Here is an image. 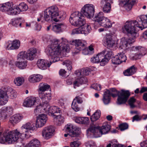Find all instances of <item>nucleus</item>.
I'll return each instance as SVG.
<instances>
[{
	"mask_svg": "<svg viewBox=\"0 0 147 147\" xmlns=\"http://www.w3.org/2000/svg\"><path fill=\"white\" fill-rule=\"evenodd\" d=\"M136 0H120L119 5L127 11L130 10Z\"/></svg>",
	"mask_w": 147,
	"mask_h": 147,
	"instance_id": "18",
	"label": "nucleus"
},
{
	"mask_svg": "<svg viewBox=\"0 0 147 147\" xmlns=\"http://www.w3.org/2000/svg\"><path fill=\"white\" fill-rule=\"evenodd\" d=\"M84 77H78L73 82V85L74 88L79 86L80 85L83 84L84 83Z\"/></svg>",
	"mask_w": 147,
	"mask_h": 147,
	"instance_id": "39",
	"label": "nucleus"
},
{
	"mask_svg": "<svg viewBox=\"0 0 147 147\" xmlns=\"http://www.w3.org/2000/svg\"><path fill=\"white\" fill-rule=\"evenodd\" d=\"M65 132L68 133L71 137H74L78 135L80 132V128L79 127L74 126L72 124H68L64 128Z\"/></svg>",
	"mask_w": 147,
	"mask_h": 147,
	"instance_id": "12",
	"label": "nucleus"
},
{
	"mask_svg": "<svg viewBox=\"0 0 147 147\" xmlns=\"http://www.w3.org/2000/svg\"><path fill=\"white\" fill-rule=\"evenodd\" d=\"M100 111L99 110H97L91 117L90 119L91 121H96L100 118Z\"/></svg>",
	"mask_w": 147,
	"mask_h": 147,
	"instance_id": "41",
	"label": "nucleus"
},
{
	"mask_svg": "<svg viewBox=\"0 0 147 147\" xmlns=\"http://www.w3.org/2000/svg\"><path fill=\"white\" fill-rule=\"evenodd\" d=\"M47 120L46 115L42 114L38 116L36 119V127L37 128L41 127L44 125Z\"/></svg>",
	"mask_w": 147,
	"mask_h": 147,
	"instance_id": "20",
	"label": "nucleus"
},
{
	"mask_svg": "<svg viewBox=\"0 0 147 147\" xmlns=\"http://www.w3.org/2000/svg\"><path fill=\"white\" fill-rule=\"evenodd\" d=\"M59 15V10L57 7L52 6L45 11L44 18L45 21L48 22H57L59 20L57 19Z\"/></svg>",
	"mask_w": 147,
	"mask_h": 147,
	"instance_id": "6",
	"label": "nucleus"
},
{
	"mask_svg": "<svg viewBox=\"0 0 147 147\" xmlns=\"http://www.w3.org/2000/svg\"><path fill=\"white\" fill-rule=\"evenodd\" d=\"M81 29H82L81 28V27L74 29L72 30V34H82Z\"/></svg>",
	"mask_w": 147,
	"mask_h": 147,
	"instance_id": "51",
	"label": "nucleus"
},
{
	"mask_svg": "<svg viewBox=\"0 0 147 147\" xmlns=\"http://www.w3.org/2000/svg\"><path fill=\"white\" fill-rule=\"evenodd\" d=\"M26 59V51H22L20 52L17 56V60L19 61H22Z\"/></svg>",
	"mask_w": 147,
	"mask_h": 147,
	"instance_id": "45",
	"label": "nucleus"
},
{
	"mask_svg": "<svg viewBox=\"0 0 147 147\" xmlns=\"http://www.w3.org/2000/svg\"><path fill=\"white\" fill-rule=\"evenodd\" d=\"M42 76L40 74H34L31 75L28 78V80L31 83L39 82L42 79Z\"/></svg>",
	"mask_w": 147,
	"mask_h": 147,
	"instance_id": "34",
	"label": "nucleus"
},
{
	"mask_svg": "<svg viewBox=\"0 0 147 147\" xmlns=\"http://www.w3.org/2000/svg\"><path fill=\"white\" fill-rule=\"evenodd\" d=\"M40 141L38 139L34 138L27 144L25 147H40Z\"/></svg>",
	"mask_w": 147,
	"mask_h": 147,
	"instance_id": "35",
	"label": "nucleus"
},
{
	"mask_svg": "<svg viewBox=\"0 0 147 147\" xmlns=\"http://www.w3.org/2000/svg\"><path fill=\"white\" fill-rule=\"evenodd\" d=\"M82 13L88 18L93 17L95 12V7L92 4H88L84 5L81 10Z\"/></svg>",
	"mask_w": 147,
	"mask_h": 147,
	"instance_id": "10",
	"label": "nucleus"
},
{
	"mask_svg": "<svg viewBox=\"0 0 147 147\" xmlns=\"http://www.w3.org/2000/svg\"><path fill=\"white\" fill-rule=\"evenodd\" d=\"M81 51H82V53L85 55L88 54H90L89 52L88 49L86 48V46L85 45V48L84 49L82 50Z\"/></svg>",
	"mask_w": 147,
	"mask_h": 147,
	"instance_id": "61",
	"label": "nucleus"
},
{
	"mask_svg": "<svg viewBox=\"0 0 147 147\" xmlns=\"http://www.w3.org/2000/svg\"><path fill=\"white\" fill-rule=\"evenodd\" d=\"M27 62L26 61L17 62L16 63V65L20 69H23L26 68L27 66Z\"/></svg>",
	"mask_w": 147,
	"mask_h": 147,
	"instance_id": "44",
	"label": "nucleus"
},
{
	"mask_svg": "<svg viewBox=\"0 0 147 147\" xmlns=\"http://www.w3.org/2000/svg\"><path fill=\"white\" fill-rule=\"evenodd\" d=\"M85 17L79 11L73 13L70 16L69 21L71 24L76 26H81L82 34L87 35L90 33L91 28L90 25L85 24Z\"/></svg>",
	"mask_w": 147,
	"mask_h": 147,
	"instance_id": "5",
	"label": "nucleus"
},
{
	"mask_svg": "<svg viewBox=\"0 0 147 147\" xmlns=\"http://www.w3.org/2000/svg\"><path fill=\"white\" fill-rule=\"evenodd\" d=\"M104 13L102 11H100L95 14L93 18L94 20L96 22H97L99 24L100 22L105 17L104 16Z\"/></svg>",
	"mask_w": 147,
	"mask_h": 147,
	"instance_id": "37",
	"label": "nucleus"
},
{
	"mask_svg": "<svg viewBox=\"0 0 147 147\" xmlns=\"http://www.w3.org/2000/svg\"><path fill=\"white\" fill-rule=\"evenodd\" d=\"M90 69L89 68L82 69L80 70L76 71L75 74L78 76H81L83 77V76L88 75L90 73Z\"/></svg>",
	"mask_w": 147,
	"mask_h": 147,
	"instance_id": "31",
	"label": "nucleus"
},
{
	"mask_svg": "<svg viewBox=\"0 0 147 147\" xmlns=\"http://www.w3.org/2000/svg\"><path fill=\"white\" fill-rule=\"evenodd\" d=\"M35 28L34 30L37 31H39L40 30L41 26L40 25L36 23H35Z\"/></svg>",
	"mask_w": 147,
	"mask_h": 147,
	"instance_id": "60",
	"label": "nucleus"
},
{
	"mask_svg": "<svg viewBox=\"0 0 147 147\" xmlns=\"http://www.w3.org/2000/svg\"><path fill=\"white\" fill-rule=\"evenodd\" d=\"M13 109L10 107H7L5 108L2 111L1 114V117L2 119H6L8 115L12 114L13 113Z\"/></svg>",
	"mask_w": 147,
	"mask_h": 147,
	"instance_id": "25",
	"label": "nucleus"
},
{
	"mask_svg": "<svg viewBox=\"0 0 147 147\" xmlns=\"http://www.w3.org/2000/svg\"><path fill=\"white\" fill-rule=\"evenodd\" d=\"M82 124H86L88 122V118L87 117H82Z\"/></svg>",
	"mask_w": 147,
	"mask_h": 147,
	"instance_id": "58",
	"label": "nucleus"
},
{
	"mask_svg": "<svg viewBox=\"0 0 147 147\" xmlns=\"http://www.w3.org/2000/svg\"><path fill=\"white\" fill-rule=\"evenodd\" d=\"M80 145L79 143L77 141L71 142L70 144L71 147H78Z\"/></svg>",
	"mask_w": 147,
	"mask_h": 147,
	"instance_id": "54",
	"label": "nucleus"
},
{
	"mask_svg": "<svg viewBox=\"0 0 147 147\" xmlns=\"http://www.w3.org/2000/svg\"><path fill=\"white\" fill-rule=\"evenodd\" d=\"M66 26L63 23H60L52 26V30L56 33H59L65 29Z\"/></svg>",
	"mask_w": 147,
	"mask_h": 147,
	"instance_id": "26",
	"label": "nucleus"
},
{
	"mask_svg": "<svg viewBox=\"0 0 147 147\" xmlns=\"http://www.w3.org/2000/svg\"><path fill=\"white\" fill-rule=\"evenodd\" d=\"M17 95L16 92L10 87H2L0 89V105H3L6 103L9 96L15 98Z\"/></svg>",
	"mask_w": 147,
	"mask_h": 147,
	"instance_id": "7",
	"label": "nucleus"
},
{
	"mask_svg": "<svg viewBox=\"0 0 147 147\" xmlns=\"http://www.w3.org/2000/svg\"><path fill=\"white\" fill-rule=\"evenodd\" d=\"M93 88L98 91H100L101 89V86L100 85L98 84H94L93 85Z\"/></svg>",
	"mask_w": 147,
	"mask_h": 147,
	"instance_id": "56",
	"label": "nucleus"
},
{
	"mask_svg": "<svg viewBox=\"0 0 147 147\" xmlns=\"http://www.w3.org/2000/svg\"><path fill=\"white\" fill-rule=\"evenodd\" d=\"M18 7L20 12L26 11L28 8L27 5L24 3H21L19 4Z\"/></svg>",
	"mask_w": 147,
	"mask_h": 147,
	"instance_id": "46",
	"label": "nucleus"
},
{
	"mask_svg": "<svg viewBox=\"0 0 147 147\" xmlns=\"http://www.w3.org/2000/svg\"><path fill=\"white\" fill-rule=\"evenodd\" d=\"M20 133L17 129L4 134L3 137H0V143L1 144H12L16 141L20 137L22 139L28 138L31 136L30 131H23L21 130Z\"/></svg>",
	"mask_w": 147,
	"mask_h": 147,
	"instance_id": "4",
	"label": "nucleus"
},
{
	"mask_svg": "<svg viewBox=\"0 0 147 147\" xmlns=\"http://www.w3.org/2000/svg\"><path fill=\"white\" fill-rule=\"evenodd\" d=\"M119 127L121 131H123L128 128V125L127 123H125L120 124Z\"/></svg>",
	"mask_w": 147,
	"mask_h": 147,
	"instance_id": "52",
	"label": "nucleus"
},
{
	"mask_svg": "<svg viewBox=\"0 0 147 147\" xmlns=\"http://www.w3.org/2000/svg\"><path fill=\"white\" fill-rule=\"evenodd\" d=\"M106 55H105V57L108 59V62L109 59L111 58L113 55L112 52L111 51H106Z\"/></svg>",
	"mask_w": 147,
	"mask_h": 147,
	"instance_id": "50",
	"label": "nucleus"
},
{
	"mask_svg": "<svg viewBox=\"0 0 147 147\" xmlns=\"http://www.w3.org/2000/svg\"><path fill=\"white\" fill-rule=\"evenodd\" d=\"M66 73V71L63 69H61L59 71V74L63 76H65V74Z\"/></svg>",
	"mask_w": 147,
	"mask_h": 147,
	"instance_id": "62",
	"label": "nucleus"
},
{
	"mask_svg": "<svg viewBox=\"0 0 147 147\" xmlns=\"http://www.w3.org/2000/svg\"><path fill=\"white\" fill-rule=\"evenodd\" d=\"M41 110L53 117L56 115L55 114L60 113L61 112L59 108L56 106H50L49 104L45 105L44 107L41 109Z\"/></svg>",
	"mask_w": 147,
	"mask_h": 147,
	"instance_id": "11",
	"label": "nucleus"
},
{
	"mask_svg": "<svg viewBox=\"0 0 147 147\" xmlns=\"http://www.w3.org/2000/svg\"><path fill=\"white\" fill-rule=\"evenodd\" d=\"M24 79L22 77H17L14 80V84L17 86H20L24 82Z\"/></svg>",
	"mask_w": 147,
	"mask_h": 147,
	"instance_id": "42",
	"label": "nucleus"
},
{
	"mask_svg": "<svg viewBox=\"0 0 147 147\" xmlns=\"http://www.w3.org/2000/svg\"><path fill=\"white\" fill-rule=\"evenodd\" d=\"M130 95V93L128 90H121L118 91L115 88H112L109 90H105L103 95L102 100L104 104L107 105L110 102L111 96L114 98L117 96V104L121 105L125 103Z\"/></svg>",
	"mask_w": 147,
	"mask_h": 147,
	"instance_id": "3",
	"label": "nucleus"
},
{
	"mask_svg": "<svg viewBox=\"0 0 147 147\" xmlns=\"http://www.w3.org/2000/svg\"><path fill=\"white\" fill-rule=\"evenodd\" d=\"M35 124L32 122L27 123L23 125L21 127V130L23 131H30L31 130H33L35 129Z\"/></svg>",
	"mask_w": 147,
	"mask_h": 147,
	"instance_id": "29",
	"label": "nucleus"
},
{
	"mask_svg": "<svg viewBox=\"0 0 147 147\" xmlns=\"http://www.w3.org/2000/svg\"><path fill=\"white\" fill-rule=\"evenodd\" d=\"M20 44V42L18 40H14L9 42L6 48L8 50H16L19 48Z\"/></svg>",
	"mask_w": 147,
	"mask_h": 147,
	"instance_id": "21",
	"label": "nucleus"
},
{
	"mask_svg": "<svg viewBox=\"0 0 147 147\" xmlns=\"http://www.w3.org/2000/svg\"><path fill=\"white\" fill-rule=\"evenodd\" d=\"M113 3V0H101L100 3L103 11L106 13H109L111 11V4Z\"/></svg>",
	"mask_w": 147,
	"mask_h": 147,
	"instance_id": "17",
	"label": "nucleus"
},
{
	"mask_svg": "<svg viewBox=\"0 0 147 147\" xmlns=\"http://www.w3.org/2000/svg\"><path fill=\"white\" fill-rule=\"evenodd\" d=\"M138 21H127L122 28V32L129 34V36L135 39L137 31L135 26L139 28L141 30L147 28V15H142L138 18Z\"/></svg>",
	"mask_w": 147,
	"mask_h": 147,
	"instance_id": "2",
	"label": "nucleus"
},
{
	"mask_svg": "<svg viewBox=\"0 0 147 147\" xmlns=\"http://www.w3.org/2000/svg\"><path fill=\"white\" fill-rule=\"evenodd\" d=\"M76 102L79 104L81 103L82 102V98L79 96H78L75 97L74 100Z\"/></svg>",
	"mask_w": 147,
	"mask_h": 147,
	"instance_id": "57",
	"label": "nucleus"
},
{
	"mask_svg": "<svg viewBox=\"0 0 147 147\" xmlns=\"http://www.w3.org/2000/svg\"><path fill=\"white\" fill-rule=\"evenodd\" d=\"M98 57H97L96 56L94 57L91 59V61L92 63H98L99 62H100V61L98 59Z\"/></svg>",
	"mask_w": 147,
	"mask_h": 147,
	"instance_id": "55",
	"label": "nucleus"
},
{
	"mask_svg": "<svg viewBox=\"0 0 147 147\" xmlns=\"http://www.w3.org/2000/svg\"><path fill=\"white\" fill-rule=\"evenodd\" d=\"M24 19L22 18H15L11 20L10 24L15 27L20 26L21 27H22V24L24 22Z\"/></svg>",
	"mask_w": 147,
	"mask_h": 147,
	"instance_id": "33",
	"label": "nucleus"
},
{
	"mask_svg": "<svg viewBox=\"0 0 147 147\" xmlns=\"http://www.w3.org/2000/svg\"><path fill=\"white\" fill-rule=\"evenodd\" d=\"M82 120V117H76L75 119V122L77 123H81Z\"/></svg>",
	"mask_w": 147,
	"mask_h": 147,
	"instance_id": "63",
	"label": "nucleus"
},
{
	"mask_svg": "<svg viewBox=\"0 0 147 147\" xmlns=\"http://www.w3.org/2000/svg\"><path fill=\"white\" fill-rule=\"evenodd\" d=\"M109 125H106L100 127L98 126H90L87 130L86 133L88 136L93 135L95 137H100L102 134L107 133L110 129Z\"/></svg>",
	"mask_w": 147,
	"mask_h": 147,
	"instance_id": "8",
	"label": "nucleus"
},
{
	"mask_svg": "<svg viewBox=\"0 0 147 147\" xmlns=\"http://www.w3.org/2000/svg\"><path fill=\"white\" fill-rule=\"evenodd\" d=\"M136 71V68L134 65L130 67L123 72L125 76H129L134 74Z\"/></svg>",
	"mask_w": 147,
	"mask_h": 147,
	"instance_id": "38",
	"label": "nucleus"
},
{
	"mask_svg": "<svg viewBox=\"0 0 147 147\" xmlns=\"http://www.w3.org/2000/svg\"><path fill=\"white\" fill-rule=\"evenodd\" d=\"M75 44L76 49L77 51L76 52H78L79 51L84 49L85 48V45L86 44V41L83 40L76 39L74 41Z\"/></svg>",
	"mask_w": 147,
	"mask_h": 147,
	"instance_id": "23",
	"label": "nucleus"
},
{
	"mask_svg": "<svg viewBox=\"0 0 147 147\" xmlns=\"http://www.w3.org/2000/svg\"><path fill=\"white\" fill-rule=\"evenodd\" d=\"M99 24L105 28H110L112 26L110 20L106 17L104 18Z\"/></svg>",
	"mask_w": 147,
	"mask_h": 147,
	"instance_id": "36",
	"label": "nucleus"
},
{
	"mask_svg": "<svg viewBox=\"0 0 147 147\" xmlns=\"http://www.w3.org/2000/svg\"><path fill=\"white\" fill-rule=\"evenodd\" d=\"M127 60L126 55L123 52L118 53L112 59L113 63L115 64H119L121 63L125 62Z\"/></svg>",
	"mask_w": 147,
	"mask_h": 147,
	"instance_id": "16",
	"label": "nucleus"
},
{
	"mask_svg": "<svg viewBox=\"0 0 147 147\" xmlns=\"http://www.w3.org/2000/svg\"><path fill=\"white\" fill-rule=\"evenodd\" d=\"M63 65H65L69 70H71L72 69V62L69 60H65L62 63Z\"/></svg>",
	"mask_w": 147,
	"mask_h": 147,
	"instance_id": "47",
	"label": "nucleus"
},
{
	"mask_svg": "<svg viewBox=\"0 0 147 147\" xmlns=\"http://www.w3.org/2000/svg\"><path fill=\"white\" fill-rule=\"evenodd\" d=\"M20 13L19 10L18 8V6H14L10 10L8 14L12 15H16L19 14Z\"/></svg>",
	"mask_w": 147,
	"mask_h": 147,
	"instance_id": "43",
	"label": "nucleus"
},
{
	"mask_svg": "<svg viewBox=\"0 0 147 147\" xmlns=\"http://www.w3.org/2000/svg\"><path fill=\"white\" fill-rule=\"evenodd\" d=\"M88 50L90 54H93L94 52V49L93 47V46L91 45L90 46L88 47Z\"/></svg>",
	"mask_w": 147,
	"mask_h": 147,
	"instance_id": "59",
	"label": "nucleus"
},
{
	"mask_svg": "<svg viewBox=\"0 0 147 147\" xmlns=\"http://www.w3.org/2000/svg\"><path fill=\"white\" fill-rule=\"evenodd\" d=\"M37 103L36 98L32 96L25 99L23 105L26 107H31L36 105Z\"/></svg>",
	"mask_w": 147,
	"mask_h": 147,
	"instance_id": "19",
	"label": "nucleus"
},
{
	"mask_svg": "<svg viewBox=\"0 0 147 147\" xmlns=\"http://www.w3.org/2000/svg\"><path fill=\"white\" fill-rule=\"evenodd\" d=\"M132 49L133 51L138 52L133 57V60H136L140 59L146 54V49L144 47L140 46L133 47Z\"/></svg>",
	"mask_w": 147,
	"mask_h": 147,
	"instance_id": "14",
	"label": "nucleus"
},
{
	"mask_svg": "<svg viewBox=\"0 0 147 147\" xmlns=\"http://www.w3.org/2000/svg\"><path fill=\"white\" fill-rule=\"evenodd\" d=\"M139 120H140V119L139 116L138 115H136L133 117L132 121L134 122L135 121H138Z\"/></svg>",
	"mask_w": 147,
	"mask_h": 147,
	"instance_id": "64",
	"label": "nucleus"
},
{
	"mask_svg": "<svg viewBox=\"0 0 147 147\" xmlns=\"http://www.w3.org/2000/svg\"><path fill=\"white\" fill-rule=\"evenodd\" d=\"M37 53V50L34 48L29 49L26 52V59L28 60L32 61L35 58Z\"/></svg>",
	"mask_w": 147,
	"mask_h": 147,
	"instance_id": "24",
	"label": "nucleus"
},
{
	"mask_svg": "<svg viewBox=\"0 0 147 147\" xmlns=\"http://www.w3.org/2000/svg\"><path fill=\"white\" fill-rule=\"evenodd\" d=\"M87 147H97L95 143L92 141H90L86 144Z\"/></svg>",
	"mask_w": 147,
	"mask_h": 147,
	"instance_id": "53",
	"label": "nucleus"
},
{
	"mask_svg": "<svg viewBox=\"0 0 147 147\" xmlns=\"http://www.w3.org/2000/svg\"><path fill=\"white\" fill-rule=\"evenodd\" d=\"M136 99L133 97L130 98L128 100L129 104L130 105L131 108H133L135 107L134 105V103L135 102Z\"/></svg>",
	"mask_w": 147,
	"mask_h": 147,
	"instance_id": "48",
	"label": "nucleus"
},
{
	"mask_svg": "<svg viewBox=\"0 0 147 147\" xmlns=\"http://www.w3.org/2000/svg\"><path fill=\"white\" fill-rule=\"evenodd\" d=\"M23 118L24 116L22 114H16L11 117L9 121L12 124L14 125L19 122Z\"/></svg>",
	"mask_w": 147,
	"mask_h": 147,
	"instance_id": "28",
	"label": "nucleus"
},
{
	"mask_svg": "<svg viewBox=\"0 0 147 147\" xmlns=\"http://www.w3.org/2000/svg\"><path fill=\"white\" fill-rule=\"evenodd\" d=\"M71 107L72 109L76 111H79L80 109L78 107V105L76 102L75 100L73 101L72 103Z\"/></svg>",
	"mask_w": 147,
	"mask_h": 147,
	"instance_id": "49",
	"label": "nucleus"
},
{
	"mask_svg": "<svg viewBox=\"0 0 147 147\" xmlns=\"http://www.w3.org/2000/svg\"><path fill=\"white\" fill-rule=\"evenodd\" d=\"M105 52V50H104L96 55L97 57H98L100 65L101 66H104L108 62V59H106L105 55H104Z\"/></svg>",
	"mask_w": 147,
	"mask_h": 147,
	"instance_id": "27",
	"label": "nucleus"
},
{
	"mask_svg": "<svg viewBox=\"0 0 147 147\" xmlns=\"http://www.w3.org/2000/svg\"><path fill=\"white\" fill-rule=\"evenodd\" d=\"M55 130V128L53 126L46 127L42 130V136L45 139H48L53 136Z\"/></svg>",
	"mask_w": 147,
	"mask_h": 147,
	"instance_id": "15",
	"label": "nucleus"
},
{
	"mask_svg": "<svg viewBox=\"0 0 147 147\" xmlns=\"http://www.w3.org/2000/svg\"><path fill=\"white\" fill-rule=\"evenodd\" d=\"M53 117L54 119V120L56 121L58 125H60L64 122V118L60 115H56Z\"/></svg>",
	"mask_w": 147,
	"mask_h": 147,
	"instance_id": "40",
	"label": "nucleus"
},
{
	"mask_svg": "<svg viewBox=\"0 0 147 147\" xmlns=\"http://www.w3.org/2000/svg\"><path fill=\"white\" fill-rule=\"evenodd\" d=\"M43 94L44 95L42 96V98L40 97L42 101V103L37 106L34 109V112L36 113L40 112L41 111V109L45 105H49V101L51 98V95L50 92H47L44 93Z\"/></svg>",
	"mask_w": 147,
	"mask_h": 147,
	"instance_id": "9",
	"label": "nucleus"
},
{
	"mask_svg": "<svg viewBox=\"0 0 147 147\" xmlns=\"http://www.w3.org/2000/svg\"><path fill=\"white\" fill-rule=\"evenodd\" d=\"M50 88V86L46 83H41L39 84L38 90L39 97L42 98V96L44 95L43 93L47 92Z\"/></svg>",
	"mask_w": 147,
	"mask_h": 147,
	"instance_id": "22",
	"label": "nucleus"
},
{
	"mask_svg": "<svg viewBox=\"0 0 147 147\" xmlns=\"http://www.w3.org/2000/svg\"><path fill=\"white\" fill-rule=\"evenodd\" d=\"M103 41L108 47H112L115 44V42L112 39V36L109 35H106L104 38Z\"/></svg>",
	"mask_w": 147,
	"mask_h": 147,
	"instance_id": "30",
	"label": "nucleus"
},
{
	"mask_svg": "<svg viewBox=\"0 0 147 147\" xmlns=\"http://www.w3.org/2000/svg\"><path fill=\"white\" fill-rule=\"evenodd\" d=\"M135 41L134 38H131V37L128 39L125 38H122L119 44V47L124 50L127 49L130 47L131 44Z\"/></svg>",
	"mask_w": 147,
	"mask_h": 147,
	"instance_id": "13",
	"label": "nucleus"
},
{
	"mask_svg": "<svg viewBox=\"0 0 147 147\" xmlns=\"http://www.w3.org/2000/svg\"><path fill=\"white\" fill-rule=\"evenodd\" d=\"M13 7L11 3L7 2L0 4V10L2 11H7L8 13Z\"/></svg>",
	"mask_w": 147,
	"mask_h": 147,
	"instance_id": "32",
	"label": "nucleus"
},
{
	"mask_svg": "<svg viewBox=\"0 0 147 147\" xmlns=\"http://www.w3.org/2000/svg\"><path fill=\"white\" fill-rule=\"evenodd\" d=\"M69 50L68 42L65 38H61L60 39H53L45 51L50 59L49 63L46 60L39 59L37 61L38 67L42 69H46L52 63L59 60V56L61 55L62 51L68 52Z\"/></svg>",
	"mask_w": 147,
	"mask_h": 147,
	"instance_id": "1",
	"label": "nucleus"
}]
</instances>
